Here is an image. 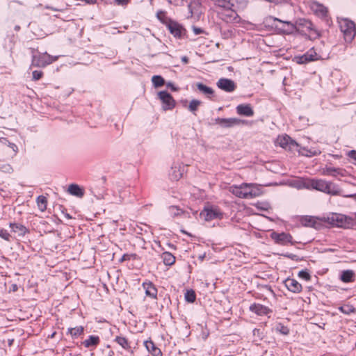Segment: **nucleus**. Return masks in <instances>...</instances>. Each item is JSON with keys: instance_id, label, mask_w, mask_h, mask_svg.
<instances>
[{"instance_id": "f257e3e1", "label": "nucleus", "mask_w": 356, "mask_h": 356, "mask_svg": "<svg viewBox=\"0 0 356 356\" xmlns=\"http://www.w3.org/2000/svg\"><path fill=\"white\" fill-rule=\"evenodd\" d=\"M298 187L306 189H314L329 195H336L339 191L332 182L323 179H302L298 181Z\"/></svg>"}, {"instance_id": "f03ea898", "label": "nucleus", "mask_w": 356, "mask_h": 356, "mask_svg": "<svg viewBox=\"0 0 356 356\" xmlns=\"http://www.w3.org/2000/svg\"><path fill=\"white\" fill-rule=\"evenodd\" d=\"M294 26L295 32L308 35L310 40H315L321 37L320 31L309 19L305 18L297 19L294 22Z\"/></svg>"}, {"instance_id": "7ed1b4c3", "label": "nucleus", "mask_w": 356, "mask_h": 356, "mask_svg": "<svg viewBox=\"0 0 356 356\" xmlns=\"http://www.w3.org/2000/svg\"><path fill=\"white\" fill-rule=\"evenodd\" d=\"M157 16L175 38L180 39L186 34V30L181 24L167 17L163 13H158Z\"/></svg>"}, {"instance_id": "20e7f679", "label": "nucleus", "mask_w": 356, "mask_h": 356, "mask_svg": "<svg viewBox=\"0 0 356 356\" xmlns=\"http://www.w3.org/2000/svg\"><path fill=\"white\" fill-rule=\"evenodd\" d=\"M230 191L236 197L241 198H252L259 195V189L252 184H242L240 186H233Z\"/></svg>"}, {"instance_id": "39448f33", "label": "nucleus", "mask_w": 356, "mask_h": 356, "mask_svg": "<svg viewBox=\"0 0 356 356\" xmlns=\"http://www.w3.org/2000/svg\"><path fill=\"white\" fill-rule=\"evenodd\" d=\"M340 30L346 42H351L356 35V25L348 18H338Z\"/></svg>"}, {"instance_id": "423d86ee", "label": "nucleus", "mask_w": 356, "mask_h": 356, "mask_svg": "<svg viewBox=\"0 0 356 356\" xmlns=\"http://www.w3.org/2000/svg\"><path fill=\"white\" fill-rule=\"evenodd\" d=\"M233 7L221 8V11L218 12V17L227 23L239 24L241 22V18L233 9Z\"/></svg>"}, {"instance_id": "0eeeda50", "label": "nucleus", "mask_w": 356, "mask_h": 356, "mask_svg": "<svg viewBox=\"0 0 356 356\" xmlns=\"http://www.w3.org/2000/svg\"><path fill=\"white\" fill-rule=\"evenodd\" d=\"M56 57L49 55L48 54H38V55L33 54L32 56L31 65L38 67H44L47 65L52 63L56 60Z\"/></svg>"}, {"instance_id": "6e6552de", "label": "nucleus", "mask_w": 356, "mask_h": 356, "mask_svg": "<svg viewBox=\"0 0 356 356\" xmlns=\"http://www.w3.org/2000/svg\"><path fill=\"white\" fill-rule=\"evenodd\" d=\"M272 19L274 22H277V24H275V27L280 33L286 35H290L295 32L293 22L291 21H284L275 17H272Z\"/></svg>"}, {"instance_id": "1a4fd4ad", "label": "nucleus", "mask_w": 356, "mask_h": 356, "mask_svg": "<svg viewBox=\"0 0 356 356\" xmlns=\"http://www.w3.org/2000/svg\"><path fill=\"white\" fill-rule=\"evenodd\" d=\"M277 143L282 148L291 152L297 150L299 147V145L288 135L278 136Z\"/></svg>"}, {"instance_id": "9d476101", "label": "nucleus", "mask_w": 356, "mask_h": 356, "mask_svg": "<svg viewBox=\"0 0 356 356\" xmlns=\"http://www.w3.org/2000/svg\"><path fill=\"white\" fill-rule=\"evenodd\" d=\"M330 224L339 227H346L350 224V218L339 213H332L327 218Z\"/></svg>"}, {"instance_id": "9b49d317", "label": "nucleus", "mask_w": 356, "mask_h": 356, "mask_svg": "<svg viewBox=\"0 0 356 356\" xmlns=\"http://www.w3.org/2000/svg\"><path fill=\"white\" fill-rule=\"evenodd\" d=\"M200 216L204 220L210 221L213 219L221 218L222 217V213L220 212L218 208L209 207L202 210Z\"/></svg>"}, {"instance_id": "f8f14e48", "label": "nucleus", "mask_w": 356, "mask_h": 356, "mask_svg": "<svg viewBox=\"0 0 356 356\" xmlns=\"http://www.w3.org/2000/svg\"><path fill=\"white\" fill-rule=\"evenodd\" d=\"M185 172V166L181 163H173L169 172V177L172 181L180 179Z\"/></svg>"}, {"instance_id": "ddd939ff", "label": "nucleus", "mask_w": 356, "mask_h": 356, "mask_svg": "<svg viewBox=\"0 0 356 356\" xmlns=\"http://www.w3.org/2000/svg\"><path fill=\"white\" fill-rule=\"evenodd\" d=\"M158 95L163 103V108L164 110H170L175 106V99L167 91H160L158 93Z\"/></svg>"}, {"instance_id": "4468645a", "label": "nucleus", "mask_w": 356, "mask_h": 356, "mask_svg": "<svg viewBox=\"0 0 356 356\" xmlns=\"http://www.w3.org/2000/svg\"><path fill=\"white\" fill-rule=\"evenodd\" d=\"M270 238L278 245H284L288 243H291L292 236L287 233H277L273 232L270 234Z\"/></svg>"}, {"instance_id": "2eb2a0df", "label": "nucleus", "mask_w": 356, "mask_h": 356, "mask_svg": "<svg viewBox=\"0 0 356 356\" xmlns=\"http://www.w3.org/2000/svg\"><path fill=\"white\" fill-rule=\"evenodd\" d=\"M217 86L227 92H232L235 90L236 86L234 81L226 79L221 78L217 82Z\"/></svg>"}, {"instance_id": "dca6fc26", "label": "nucleus", "mask_w": 356, "mask_h": 356, "mask_svg": "<svg viewBox=\"0 0 356 356\" xmlns=\"http://www.w3.org/2000/svg\"><path fill=\"white\" fill-rule=\"evenodd\" d=\"M216 123L220 124L222 127L229 128L236 125H239L243 122V120L238 118H218L216 119Z\"/></svg>"}, {"instance_id": "f3484780", "label": "nucleus", "mask_w": 356, "mask_h": 356, "mask_svg": "<svg viewBox=\"0 0 356 356\" xmlns=\"http://www.w3.org/2000/svg\"><path fill=\"white\" fill-rule=\"evenodd\" d=\"M318 54L312 49L308 51L305 54L296 56L295 59L298 64H305L310 61H314L318 59Z\"/></svg>"}, {"instance_id": "a211bd4d", "label": "nucleus", "mask_w": 356, "mask_h": 356, "mask_svg": "<svg viewBox=\"0 0 356 356\" xmlns=\"http://www.w3.org/2000/svg\"><path fill=\"white\" fill-rule=\"evenodd\" d=\"M250 311L258 316H264L272 312V310L270 308L259 303L252 304L250 306Z\"/></svg>"}, {"instance_id": "6ab92c4d", "label": "nucleus", "mask_w": 356, "mask_h": 356, "mask_svg": "<svg viewBox=\"0 0 356 356\" xmlns=\"http://www.w3.org/2000/svg\"><path fill=\"white\" fill-rule=\"evenodd\" d=\"M285 286L291 292L298 293L302 289V285L293 278H287L284 281Z\"/></svg>"}, {"instance_id": "aec40b11", "label": "nucleus", "mask_w": 356, "mask_h": 356, "mask_svg": "<svg viewBox=\"0 0 356 356\" xmlns=\"http://www.w3.org/2000/svg\"><path fill=\"white\" fill-rule=\"evenodd\" d=\"M236 109L237 113L243 116L252 117L254 113L251 105L249 104H239L236 106Z\"/></svg>"}, {"instance_id": "412c9836", "label": "nucleus", "mask_w": 356, "mask_h": 356, "mask_svg": "<svg viewBox=\"0 0 356 356\" xmlns=\"http://www.w3.org/2000/svg\"><path fill=\"white\" fill-rule=\"evenodd\" d=\"M9 227L11 228L12 232L17 234L19 236H24L26 233L29 232V229L19 223L10 222Z\"/></svg>"}, {"instance_id": "4be33fe9", "label": "nucleus", "mask_w": 356, "mask_h": 356, "mask_svg": "<svg viewBox=\"0 0 356 356\" xmlns=\"http://www.w3.org/2000/svg\"><path fill=\"white\" fill-rule=\"evenodd\" d=\"M143 288L145 290V294L153 299H157V289L152 282H144L143 284Z\"/></svg>"}, {"instance_id": "5701e85b", "label": "nucleus", "mask_w": 356, "mask_h": 356, "mask_svg": "<svg viewBox=\"0 0 356 356\" xmlns=\"http://www.w3.org/2000/svg\"><path fill=\"white\" fill-rule=\"evenodd\" d=\"M195 86L198 90L208 98L211 99L214 95V90L211 88L207 86L202 83H197Z\"/></svg>"}, {"instance_id": "b1692460", "label": "nucleus", "mask_w": 356, "mask_h": 356, "mask_svg": "<svg viewBox=\"0 0 356 356\" xmlns=\"http://www.w3.org/2000/svg\"><path fill=\"white\" fill-rule=\"evenodd\" d=\"M145 346L147 350L153 355V356H162L161 350L157 348L152 341H146L145 342Z\"/></svg>"}, {"instance_id": "393cba45", "label": "nucleus", "mask_w": 356, "mask_h": 356, "mask_svg": "<svg viewBox=\"0 0 356 356\" xmlns=\"http://www.w3.org/2000/svg\"><path fill=\"white\" fill-rule=\"evenodd\" d=\"M114 341L119 344L124 350L133 353L131 350V343L124 337L117 336L115 338Z\"/></svg>"}, {"instance_id": "a878e982", "label": "nucleus", "mask_w": 356, "mask_h": 356, "mask_svg": "<svg viewBox=\"0 0 356 356\" xmlns=\"http://www.w3.org/2000/svg\"><path fill=\"white\" fill-rule=\"evenodd\" d=\"M218 8H229L234 6V0H210Z\"/></svg>"}, {"instance_id": "bb28decb", "label": "nucleus", "mask_w": 356, "mask_h": 356, "mask_svg": "<svg viewBox=\"0 0 356 356\" xmlns=\"http://www.w3.org/2000/svg\"><path fill=\"white\" fill-rule=\"evenodd\" d=\"M67 191L72 195L78 197H82L84 195L83 190L80 186L75 184H72L69 186Z\"/></svg>"}, {"instance_id": "cd10ccee", "label": "nucleus", "mask_w": 356, "mask_h": 356, "mask_svg": "<svg viewBox=\"0 0 356 356\" xmlns=\"http://www.w3.org/2000/svg\"><path fill=\"white\" fill-rule=\"evenodd\" d=\"M99 342L100 339L98 336L90 335L88 339L83 341L82 343L86 348H89L90 346H97Z\"/></svg>"}, {"instance_id": "c85d7f7f", "label": "nucleus", "mask_w": 356, "mask_h": 356, "mask_svg": "<svg viewBox=\"0 0 356 356\" xmlns=\"http://www.w3.org/2000/svg\"><path fill=\"white\" fill-rule=\"evenodd\" d=\"M161 258L166 266H172L175 262V257L169 252H163L161 254Z\"/></svg>"}, {"instance_id": "c756f323", "label": "nucleus", "mask_w": 356, "mask_h": 356, "mask_svg": "<svg viewBox=\"0 0 356 356\" xmlns=\"http://www.w3.org/2000/svg\"><path fill=\"white\" fill-rule=\"evenodd\" d=\"M355 273L352 270H346L341 273V280L343 282H350L353 281Z\"/></svg>"}, {"instance_id": "7c9ffc66", "label": "nucleus", "mask_w": 356, "mask_h": 356, "mask_svg": "<svg viewBox=\"0 0 356 356\" xmlns=\"http://www.w3.org/2000/svg\"><path fill=\"white\" fill-rule=\"evenodd\" d=\"M300 222L304 226L314 227L316 223V218L313 216H305L302 217Z\"/></svg>"}, {"instance_id": "2f4dec72", "label": "nucleus", "mask_w": 356, "mask_h": 356, "mask_svg": "<svg viewBox=\"0 0 356 356\" xmlns=\"http://www.w3.org/2000/svg\"><path fill=\"white\" fill-rule=\"evenodd\" d=\"M202 104V102L197 99H193L188 106V109L195 115V112L197 111L198 107Z\"/></svg>"}, {"instance_id": "473e14b6", "label": "nucleus", "mask_w": 356, "mask_h": 356, "mask_svg": "<svg viewBox=\"0 0 356 356\" xmlns=\"http://www.w3.org/2000/svg\"><path fill=\"white\" fill-rule=\"evenodd\" d=\"M83 331L84 329L82 326L68 329V333H70L73 338L80 336L83 333Z\"/></svg>"}, {"instance_id": "72a5a7b5", "label": "nucleus", "mask_w": 356, "mask_h": 356, "mask_svg": "<svg viewBox=\"0 0 356 356\" xmlns=\"http://www.w3.org/2000/svg\"><path fill=\"white\" fill-rule=\"evenodd\" d=\"M37 204L39 209L41 211H44L47 209V200L44 196L40 195L37 198Z\"/></svg>"}, {"instance_id": "f704fd0d", "label": "nucleus", "mask_w": 356, "mask_h": 356, "mask_svg": "<svg viewBox=\"0 0 356 356\" xmlns=\"http://www.w3.org/2000/svg\"><path fill=\"white\" fill-rule=\"evenodd\" d=\"M152 81L154 87L159 88L164 85L165 80L164 79L159 75H154L152 78Z\"/></svg>"}, {"instance_id": "c9c22d12", "label": "nucleus", "mask_w": 356, "mask_h": 356, "mask_svg": "<svg viewBox=\"0 0 356 356\" xmlns=\"http://www.w3.org/2000/svg\"><path fill=\"white\" fill-rule=\"evenodd\" d=\"M196 295L193 290H187L185 293V299L188 302H193L195 300Z\"/></svg>"}, {"instance_id": "e433bc0d", "label": "nucleus", "mask_w": 356, "mask_h": 356, "mask_svg": "<svg viewBox=\"0 0 356 356\" xmlns=\"http://www.w3.org/2000/svg\"><path fill=\"white\" fill-rule=\"evenodd\" d=\"M316 13L321 17H325L327 15V9L323 6L319 5L316 10Z\"/></svg>"}, {"instance_id": "4c0bfd02", "label": "nucleus", "mask_w": 356, "mask_h": 356, "mask_svg": "<svg viewBox=\"0 0 356 356\" xmlns=\"http://www.w3.org/2000/svg\"><path fill=\"white\" fill-rule=\"evenodd\" d=\"M168 210L170 216L172 217L179 216L182 213L181 210L176 206H170Z\"/></svg>"}, {"instance_id": "58836bf2", "label": "nucleus", "mask_w": 356, "mask_h": 356, "mask_svg": "<svg viewBox=\"0 0 356 356\" xmlns=\"http://www.w3.org/2000/svg\"><path fill=\"white\" fill-rule=\"evenodd\" d=\"M339 309L346 314H350L351 313H354L355 312V307L351 305H344L339 308Z\"/></svg>"}, {"instance_id": "ea45409f", "label": "nucleus", "mask_w": 356, "mask_h": 356, "mask_svg": "<svg viewBox=\"0 0 356 356\" xmlns=\"http://www.w3.org/2000/svg\"><path fill=\"white\" fill-rule=\"evenodd\" d=\"M298 277L306 281L311 280V275L307 270H302L298 273Z\"/></svg>"}, {"instance_id": "a19ab883", "label": "nucleus", "mask_w": 356, "mask_h": 356, "mask_svg": "<svg viewBox=\"0 0 356 356\" xmlns=\"http://www.w3.org/2000/svg\"><path fill=\"white\" fill-rule=\"evenodd\" d=\"M333 170L334 171H332V177H337L338 175L343 177V176H345L346 172L345 170H343L342 168H334L333 167Z\"/></svg>"}, {"instance_id": "79ce46f5", "label": "nucleus", "mask_w": 356, "mask_h": 356, "mask_svg": "<svg viewBox=\"0 0 356 356\" xmlns=\"http://www.w3.org/2000/svg\"><path fill=\"white\" fill-rule=\"evenodd\" d=\"M0 237L7 241H9L11 236L6 229L0 228Z\"/></svg>"}, {"instance_id": "37998d69", "label": "nucleus", "mask_w": 356, "mask_h": 356, "mask_svg": "<svg viewBox=\"0 0 356 356\" xmlns=\"http://www.w3.org/2000/svg\"><path fill=\"white\" fill-rule=\"evenodd\" d=\"M32 74H33V80L38 81L42 77L43 72L42 71L35 70L33 72Z\"/></svg>"}, {"instance_id": "c03bdc74", "label": "nucleus", "mask_w": 356, "mask_h": 356, "mask_svg": "<svg viewBox=\"0 0 356 356\" xmlns=\"http://www.w3.org/2000/svg\"><path fill=\"white\" fill-rule=\"evenodd\" d=\"M333 167H326L323 169V175L332 176Z\"/></svg>"}, {"instance_id": "a18cd8bd", "label": "nucleus", "mask_w": 356, "mask_h": 356, "mask_svg": "<svg viewBox=\"0 0 356 356\" xmlns=\"http://www.w3.org/2000/svg\"><path fill=\"white\" fill-rule=\"evenodd\" d=\"M168 3L175 4V5H179L180 3H182L184 2H188L191 1V0H166Z\"/></svg>"}, {"instance_id": "49530a36", "label": "nucleus", "mask_w": 356, "mask_h": 356, "mask_svg": "<svg viewBox=\"0 0 356 356\" xmlns=\"http://www.w3.org/2000/svg\"><path fill=\"white\" fill-rule=\"evenodd\" d=\"M320 154H321L320 151H317V150L312 151V149H309V150H307V153L305 154V155L307 156H312L318 155Z\"/></svg>"}, {"instance_id": "de8ad7c7", "label": "nucleus", "mask_w": 356, "mask_h": 356, "mask_svg": "<svg viewBox=\"0 0 356 356\" xmlns=\"http://www.w3.org/2000/svg\"><path fill=\"white\" fill-rule=\"evenodd\" d=\"M0 169L4 172H10L12 170V168L10 165H0Z\"/></svg>"}, {"instance_id": "09e8293b", "label": "nucleus", "mask_w": 356, "mask_h": 356, "mask_svg": "<svg viewBox=\"0 0 356 356\" xmlns=\"http://www.w3.org/2000/svg\"><path fill=\"white\" fill-rule=\"evenodd\" d=\"M193 31L195 35H199L204 32L203 29L196 26H193Z\"/></svg>"}, {"instance_id": "8fccbe9b", "label": "nucleus", "mask_w": 356, "mask_h": 356, "mask_svg": "<svg viewBox=\"0 0 356 356\" xmlns=\"http://www.w3.org/2000/svg\"><path fill=\"white\" fill-rule=\"evenodd\" d=\"M348 156L355 159L356 161V151L355 150H351L349 153H348Z\"/></svg>"}, {"instance_id": "3c124183", "label": "nucleus", "mask_w": 356, "mask_h": 356, "mask_svg": "<svg viewBox=\"0 0 356 356\" xmlns=\"http://www.w3.org/2000/svg\"><path fill=\"white\" fill-rule=\"evenodd\" d=\"M167 87L168 88H170L173 91H177L178 90V88L177 87H175L173 83H170V82H168L167 83Z\"/></svg>"}, {"instance_id": "603ef678", "label": "nucleus", "mask_w": 356, "mask_h": 356, "mask_svg": "<svg viewBox=\"0 0 356 356\" xmlns=\"http://www.w3.org/2000/svg\"><path fill=\"white\" fill-rule=\"evenodd\" d=\"M118 5L127 4L129 0H115Z\"/></svg>"}, {"instance_id": "864d4df0", "label": "nucleus", "mask_w": 356, "mask_h": 356, "mask_svg": "<svg viewBox=\"0 0 356 356\" xmlns=\"http://www.w3.org/2000/svg\"><path fill=\"white\" fill-rule=\"evenodd\" d=\"M181 61L184 63V64H187L189 62V59L187 56H183L181 57Z\"/></svg>"}, {"instance_id": "5fc2aeb1", "label": "nucleus", "mask_w": 356, "mask_h": 356, "mask_svg": "<svg viewBox=\"0 0 356 356\" xmlns=\"http://www.w3.org/2000/svg\"><path fill=\"white\" fill-rule=\"evenodd\" d=\"M281 332L284 334H287L289 333V330L286 327H282Z\"/></svg>"}, {"instance_id": "6e6d98bb", "label": "nucleus", "mask_w": 356, "mask_h": 356, "mask_svg": "<svg viewBox=\"0 0 356 356\" xmlns=\"http://www.w3.org/2000/svg\"><path fill=\"white\" fill-rule=\"evenodd\" d=\"M285 257H288V258H290L291 259H294L295 257H296L297 256L295 255V254H285L284 255Z\"/></svg>"}, {"instance_id": "4d7b16f0", "label": "nucleus", "mask_w": 356, "mask_h": 356, "mask_svg": "<svg viewBox=\"0 0 356 356\" xmlns=\"http://www.w3.org/2000/svg\"><path fill=\"white\" fill-rule=\"evenodd\" d=\"M128 259V255L127 254H124L122 257V259H120L121 261H125Z\"/></svg>"}, {"instance_id": "13d9d810", "label": "nucleus", "mask_w": 356, "mask_h": 356, "mask_svg": "<svg viewBox=\"0 0 356 356\" xmlns=\"http://www.w3.org/2000/svg\"><path fill=\"white\" fill-rule=\"evenodd\" d=\"M113 355H114V352L113 350H110L108 353V356H113Z\"/></svg>"}, {"instance_id": "bf43d9fd", "label": "nucleus", "mask_w": 356, "mask_h": 356, "mask_svg": "<svg viewBox=\"0 0 356 356\" xmlns=\"http://www.w3.org/2000/svg\"><path fill=\"white\" fill-rule=\"evenodd\" d=\"M188 8H189V10H191V13H193V10H192V3H190L188 4Z\"/></svg>"}, {"instance_id": "052dcab7", "label": "nucleus", "mask_w": 356, "mask_h": 356, "mask_svg": "<svg viewBox=\"0 0 356 356\" xmlns=\"http://www.w3.org/2000/svg\"><path fill=\"white\" fill-rule=\"evenodd\" d=\"M253 332H254V334L255 335V334H256V332H259V330H258V329H254V331H253Z\"/></svg>"}, {"instance_id": "680f3d73", "label": "nucleus", "mask_w": 356, "mask_h": 356, "mask_svg": "<svg viewBox=\"0 0 356 356\" xmlns=\"http://www.w3.org/2000/svg\"><path fill=\"white\" fill-rule=\"evenodd\" d=\"M65 216H66V218H67L68 219H71V218H72V216H71L70 214H68V213H67V214L65 215Z\"/></svg>"}, {"instance_id": "e2e57ef3", "label": "nucleus", "mask_w": 356, "mask_h": 356, "mask_svg": "<svg viewBox=\"0 0 356 356\" xmlns=\"http://www.w3.org/2000/svg\"><path fill=\"white\" fill-rule=\"evenodd\" d=\"M350 197H354L356 200V194L355 195H351Z\"/></svg>"}, {"instance_id": "0e129e2a", "label": "nucleus", "mask_w": 356, "mask_h": 356, "mask_svg": "<svg viewBox=\"0 0 356 356\" xmlns=\"http://www.w3.org/2000/svg\"><path fill=\"white\" fill-rule=\"evenodd\" d=\"M11 145L13 146V147H15V145L13 144V143H11Z\"/></svg>"}]
</instances>
